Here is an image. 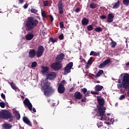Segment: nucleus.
Masks as SVG:
<instances>
[{
    "label": "nucleus",
    "instance_id": "20",
    "mask_svg": "<svg viewBox=\"0 0 129 129\" xmlns=\"http://www.w3.org/2000/svg\"><path fill=\"white\" fill-rule=\"evenodd\" d=\"M88 24H89V20L86 18L82 20V25L83 26H87Z\"/></svg>",
    "mask_w": 129,
    "mask_h": 129
},
{
    "label": "nucleus",
    "instance_id": "19",
    "mask_svg": "<svg viewBox=\"0 0 129 129\" xmlns=\"http://www.w3.org/2000/svg\"><path fill=\"white\" fill-rule=\"evenodd\" d=\"M34 38V34L28 33L25 36V39L27 41H31Z\"/></svg>",
    "mask_w": 129,
    "mask_h": 129
},
{
    "label": "nucleus",
    "instance_id": "45",
    "mask_svg": "<svg viewBox=\"0 0 129 129\" xmlns=\"http://www.w3.org/2000/svg\"><path fill=\"white\" fill-rule=\"evenodd\" d=\"M124 98H125V95H121L119 97L120 100H122V99H124Z\"/></svg>",
    "mask_w": 129,
    "mask_h": 129
},
{
    "label": "nucleus",
    "instance_id": "61",
    "mask_svg": "<svg viewBox=\"0 0 129 129\" xmlns=\"http://www.w3.org/2000/svg\"><path fill=\"white\" fill-rule=\"evenodd\" d=\"M106 124H108V125H109L110 123H109V122H106Z\"/></svg>",
    "mask_w": 129,
    "mask_h": 129
},
{
    "label": "nucleus",
    "instance_id": "37",
    "mask_svg": "<svg viewBox=\"0 0 129 129\" xmlns=\"http://www.w3.org/2000/svg\"><path fill=\"white\" fill-rule=\"evenodd\" d=\"M81 92H83V93H84V94H85V93H87V92H87V89L85 88L81 89Z\"/></svg>",
    "mask_w": 129,
    "mask_h": 129
},
{
    "label": "nucleus",
    "instance_id": "58",
    "mask_svg": "<svg viewBox=\"0 0 129 129\" xmlns=\"http://www.w3.org/2000/svg\"><path fill=\"white\" fill-rule=\"evenodd\" d=\"M32 110H33V111L34 112H36V109L35 108H33V109H32Z\"/></svg>",
    "mask_w": 129,
    "mask_h": 129
},
{
    "label": "nucleus",
    "instance_id": "1",
    "mask_svg": "<svg viewBox=\"0 0 129 129\" xmlns=\"http://www.w3.org/2000/svg\"><path fill=\"white\" fill-rule=\"evenodd\" d=\"M57 77V74L54 72H50L46 75V79L44 80L41 83L42 90L45 96H50L52 93L55 92V90L50 86L51 83L48 80H54Z\"/></svg>",
    "mask_w": 129,
    "mask_h": 129
},
{
    "label": "nucleus",
    "instance_id": "42",
    "mask_svg": "<svg viewBox=\"0 0 129 129\" xmlns=\"http://www.w3.org/2000/svg\"><path fill=\"white\" fill-rule=\"evenodd\" d=\"M58 39L60 40H63L64 39V35L63 34H61L58 36Z\"/></svg>",
    "mask_w": 129,
    "mask_h": 129
},
{
    "label": "nucleus",
    "instance_id": "57",
    "mask_svg": "<svg viewBox=\"0 0 129 129\" xmlns=\"http://www.w3.org/2000/svg\"><path fill=\"white\" fill-rule=\"evenodd\" d=\"M24 9H27L28 8V5L27 4H25L24 5Z\"/></svg>",
    "mask_w": 129,
    "mask_h": 129
},
{
    "label": "nucleus",
    "instance_id": "53",
    "mask_svg": "<svg viewBox=\"0 0 129 129\" xmlns=\"http://www.w3.org/2000/svg\"><path fill=\"white\" fill-rule=\"evenodd\" d=\"M92 94H96V95H98V92L96 91H94V92H91Z\"/></svg>",
    "mask_w": 129,
    "mask_h": 129
},
{
    "label": "nucleus",
    "instance_id": "25",
    "mask_svg": "<svg viewBox=\"0 0 129 129\" xmlns=\"http://www.w3.org/2000/svg\"><path fill=\"white\" fill-rule=\"evenodd\" d=\"M49 41L51 42V43H57L58 41V38H53V37H50Z\"/></svg>",
    "mask_w": 129,
    "mask_h": 129
},
{
    "label": "nucleus",
    "instance_id": "17",
    "mask_svg": "<svg viewBox=\"0 0 129 129\" xmlns=\"http://www.w3.org/2000/svg\"><path fill=\"white\" fill-rule=\"evenodd\" d=\"M58 85L57 91L58 93L62 94L63 92H65V87L63 86H60L59 85Z\"/></svg>",
    "mask_w": 129,
    "mask_h": 129
},
{
    "label": "nucleus",
    "instance_id": "5",
    "mask_svg": "<svg viewBox=\"0 0 129 129\" xmlns=\"http://www.w3.org/2000/svg\"><path fill=\"white\" fill-rule=\"evenodd\" d=\"M97 100L98 101V104L99 106H97L98 110H105L106 108L103 107L104 105L105 101L103 98H99V97H97Z\"/></svg>",
    "mask_w": 129,
    "mask_h": 129
},
{
    "label": "nucleus",
    "instance_id": "34",
    "mask_svg": "<svg viewBox=\"0 0 129 129\" xmlns=\"http://www.w3.org/2000/svg\"><path fill=\"white\" fill-rule=\"evenodd\" d=\"M65 84H66V82L65 80H62L61 81L60 84H58L57 85H60V86H64Z\"/></svg>",
    "mask_w": 129,
    "mask_h": 129
},
{
    "label": "nucleus",
    "instance_id": "23",
    "mask_svg": "<svg viewBox=\"0 0 129 129\" xmlns=\"http://www.w3.org/2000/svg\"><path fill=\"white\" fill-rule=\"evenodd\" d=\"M103 89V86H100L98 85L95 86L96 91H101V90H102Z\"/></svg>",
    "mask_w": 129,
    "mask_h": 129
},
{
    "label": "nucleus",
    "instance_id": "6",
    "mask_svg": "<svg viewBox=\"0 0 129 129\" xmlns=\"http://www.w3.org/2000/svg\"><path fill=\"white\" fill-rule=\"evenodd\" d=\"M62 63L58 62V61H56L55 62L52 63L50 67L51 69H53V70H55V71H59V70H60L61 68L62 67Z\"/></svg>",
    "mask_w": 129,
    "mask_h": 129
},
{
    "label": "nucleus",
    "instance_id": "51",
    "mask_svg": "<svg viewBox=\"0 0 129 129\" xmlns=\"http://www.w3.org/2000/svg\"><path fill=\"white\" fill-rule=\"evenodd\" d=\"M1 97H2L3 99H6V95L4 93L1 94Z\"/></svg>",
    "mask_w": 129,
    "mask_h": 129
},
{
    "label": "nucleus",
    "instance_id": "33",
    "mask_svg": "<svg viewBox=\"0 0 129 129\" xmlns=\"http://www.w3.org/2000/svg\"><path fill=\"white\" fill-rule=\"evenodd\" d=\"M93 62V57H91L88 60L87 63L90 64V65H91L92 64V62Z\"/></svg>",
    "mask_w": 129,
    "mask_h": 129
},
{
    "label": "nucleus",
    "instance_id": "13",
    "mask_svg": "<svg viewBox=\"0 0 129 129\" xmlns=\"http://www.w3.org/2000/svg\"><path fill=\"white\" fill-rule=\"evenodd\" d=\"M41 73L42 75H47L49 73V67H41Z\"/></svg>",
    "mask_w": 129,
    "mask_h": 129
},
{
    "label": "nucleus",
    "instance_id": "40",
    "mask_svg": "<svg viewBox=\"0 0 129 129\" xmlns=\"http://www.w3.org/2000/svg\"><path fill=\"white\" fill-rule=\"evenodd\" d=\"M37 66V62L33 61L31 64V67L32 68H34V67H36Z\"/></svg>",
    "mask_w": 129,
    "mask_h": 129
},
{
    "label": "nucleus",
    "instance_id": "39",
    "mask_svg": "<svg viewBox=\"0 0 129 129\" xmlns=\"http://www.w3.org/2000/svg\"><path fill=\"white\" fill-rule=\"evenodd\" d=\"M0 106L2 107V108H5L6 106V104H5V102H0Z\"/></svg>",
    "mask_w": 129,
    "mask_h": 129
},
{
    "label": "nucleus",
    "instance_id": "3",
    "mask_svg": "<svg viewBox=\"0 0 129 129\" xmlns=\"http://www.w3.org/2000/svg\"><path fill=\"white\" fill-rule=\"evenodd\" d=\"M39 21L36 19L34 17H28L26 22V29L28 31H32L36 28V26H38Z\"/></svg>",
    "mask_w": 129,
    "mask_h": 129
},
{
    "label": "nucleus",
    "instance_id": "21",
    "mask_svg": "<svg viewBox=\"0 0 129 129\" xmlns=\"http://www.w3.org/2000/svg\"><path fill=\"white\" fill-rule=\"evenodd\" d=\"M23 121L26 124H28V125H29V126H32V123H31V121L27 118V117H23Z\"/></svg>",
    "mask_w": 129,
    "mask_h": 129
},
{
    "label": "nucleus",
    "instance_id": "64",
    "mask_svg": "<svg viewBox=\"0 0 129 129\" xmlns=\"http://www.w3.org/2000/svg\"><path fill=\"white\" fill-rule=\"evenodd\" d=\"M127 94H128V95H129V90H128V92H127Z\"/></svg>",
    "mask_w": 129,
    "mask_h": 129
},
{
    "label": "nucleus",
    "instance_id": "47",
    "mask_svg": "<svg viewBox=\"0 0 129 129\" xmlns=\"http://www.w3.org/2000/svg\"><path fill=\"white\" fill-rule=\"evenodd\" d=\"M81 10V8H77L75 10V13H77L78 14V13H79V12H80V10Z\"/></svg>",
    "mask_w": 129,
    "mask_h": 129
},
{
    "label": "nucleus",
    "instance_id": "8",
    "mask_svg": "<svg viewBox=\"0 0 129 129\" xmlns=\"http://www.w3.org/2000/svg\"><path fill=\"white\" fill-rule=\"evenodd\" d=\"M44 51H45V48H44L43 45H40L38 46V50L36 52V57H37V58H40V57L43 55Z\"/></svg>",
    "mask_w": 129,
    "mask_h": 129
},
{
    "label": "nucleus",
    "instance_id": "63",
    "mask_svg": "<svg viewBox=\"0 0 129 129\" xmlns=\"http://www.w3.org/2000/svg\"><path fill=\"white\" fill-rule=\"evenodd\" d=\"M110 115V114L107 113V115Z\"/></svg>",
    "mask_w": 129,
    "mask_h": 129
},
{
    "label": "nucleus",
    "instance_id": "48",
    "mask_svg": "<svg viewBox=\"0 0 129 129\" xmlns=\"http://www.w3.org/2000/svg\"><path fill=\"white\" fill-rule=\"evenodd\" d=\"M49 19L50 20V22L52 23L53 22V21H54V18H53V16L52 15H49Z\"/></svg>",
    "mask_w": 129,
    "mask_h": 129
},
{
    "label": "nucleus",
    "instance_id": "49",
    "mask_svg": "<svg viewBox=\"0 0 129 129\" xmlns=\"http://www.w3.org/2000/svg\"><path fill=\"white\" fill-rule=\"evenodd\" d=\"M11 87H12V88L13 89H14L15 90V89H17V87H16V86H15V85H14V84H11Z\"/></svg>",
    "mask_w": 129,
    "mask_h": 129
},
{
    "label": "nucleus",
    "instance_id": "2",
    "mask_svg": "<svg viewBox=\"0 0 129 129\" xmlns=\"http://www.w3.org/2000/svg\"><path fill=\"white\" fill-rule=\"evenodd\" d=\"M119 84L117 85L118 89L122 90L124 88V90H126L129 87V75L128 74H122L118 81Z\"/></svg>",
    "mask_w": 129,
    "mask_h": 129
},
{
    "label": "nucleus",
    "instance_id": "46",
    "mask_svg": "<svg viewBox=\"0 0 129 129\" xmlns=\"http://www.w3.org/2000/svg\"><path fill=\"white\" fill-rule=\"evenodd\" d=\"M100 18L102 20H105V19H106V15L100 16Z\"/></svg>",
    "mask_w": 129,
    "mask_h": 129
},
{
    "label": "nucleus",
    "instance_id": "24",
    "mask_svg": "<svg viewBox=\"0 0 129 129\" xmlns=\"http://www.w3.org/2000/svg\"><path fill=\"white\" fill-rule=\"evenodd\" d=\"M14 114L18 120H19L20 118H21V115H20V113H19V111H15L14 112Z\"/></svg>",
    "mask_w": 129,
    "mask_h": 129
},
{
    "label": "nucleus",
    "instance_id": "60",
    "mask_svg": "<svg viewBox=\"0 0 129 129\" xmlns=\"http://www.w3.org/2000/svg\"><path fill=\"white\" fill-rule=\"evenodd\" d=\"M126 66H129V61L126 63Z\"/></svg>",
    "mask_w": 129,
    "mask_h": 129
},
{
    "label": "nucleus",
    "instance_id": "11",
    "mask_svg": "<svg viewBox=\"0 0 129 129\" xmlns=\"http://www.w3.org/2000/svg\"><path fill=\"white\" fill-rule=\"evenodd\" d=\"M65 57V54L63 53H60L58 55H57L56 61V62H58V63H61L62 62V60L64 59V57Z\"/></svg>",
    "mask_w": 129,
    "mask_h": 129
},
{
    "label": "nucleus",
    "instance_id": "52",
    "mask_svg": "<svg viewBox=\"0 0 129 129\" xmlns=\"http://www.w3.org/2000/svg\"><path fill=\"white\" fill-rule=\"evenodd\" d=\"M89 65L90 64L87 63V64L85 66L86 69H88L89 68Z\"/></svg>",
    "mask_w": 129,
    "mask_h": 129
},
{
    "label": "nucleus",
    "instance_id": "15",
    "mask_svg": "<svg viewBox=\"0 0 129 129\" xmlns=\"http://www.w3.org/2000/svg\"><path fill=\"white\" fill-rule=\"evenodd\" d=\"M98 116L100 117L101 120H103V116H104V114H105V111L104 110H98Z\"/></svg>",
    "mask_w": 129,
    "mask_h": 129
},
{
    "label": "nucleus",
    "instance_id": "16",
    "mask_svg": "<svg viewBox=\"0 0 129 129\" xmlns=\"http://www.w3.org/2000/svg\"><path fill=\"white\" fill-rule=\"evenodd\" d=\"M82 94L80 93L79 91H77L75 93L74 97H75V99H81L82 98Z\"/></svg>",
    "mask_w": 129,
    "mask_h": 129
},
{
    "label": "nucleus",
    "instance_id": "38",
    "mask_svg": "<svg viewBox=\"0 0 129 129\" xmlns=\"http://www.w3.org/2000/svg\"><path fill=\"white\" fill-rule=\"evenodd\" d=\"M88 31H92L93 30V26L92 25H89L87 26Z\"/></svg>",
    "mask_w": 129,
    "mask_h": 129
},
{
    "label": "nucleus",
    "instance_id": "44",
    "mask_svg": "<svg viewBox=\"0 0 129 129\" xmlns=\"http://www.w3.org/2000/svg\"><path fill=\"white\" fill-rule=\"evenodd\" d=\"M80 62H81V63H82V62H84V63H85L86 62L85 60L84 59V58H83L82 56H80Z\"/></svg>",
    "mask_w": 129,
    "mask_h": 129
},
{
    "label": "nucleus",
    "instance_id": "27",
    "mask_svg": "<svg viewBox=\"0 0 129 129\" xmlns=\"http://www.w3.org/2000/svg\"><path fill=\"white\" fill-rule=\"evenodd\" d=\"M41 16L42 18H48L46 12L45 11H43V9L41 10Z\"/></svg>",
    "mask_w": 129,
    "mask_h": 129
},
{
    "label": "nucleus",
    "instance_id": "62",
    "mask_svg": "<svg viewBox=\"0 0 129 129\" xmlns=\"http://www.w3.org/2000/svg\"><path fill=\"white\" fill-rule=\"evenodd\" d=\"M42 19L43 21H46V19H47V18H42Z\"/></svg>",
    "mask_w": 129,
    "mask_h": 129
},
{
    "label": "nucleus",
    "instance_id": "43",
    "mask_svg": "<svg viewBox=\"0 0 129 129\" xmlns=\"http://www.w3.org/2000/svg\"><path fill=\"white\" fill-rule=\"evenodd\" d=\"M59 27L60 29H63V28H64V24L63 23V22H59Z\"/></svg>",
    "mask_w": 129,
    "mask_h": 129
},
{
    "label": "nucleus",
    "instance_id": "59",
    "mask_svg": "<svg viewBox=\"0 0 129 129\" xmlns=\"http://www.w3.org/2000/svg\"><path fill=\"white\" fill-rule=\"evenodd\" d=\"M92 76H94V77H95L96 78H97V77H96V75H95L92 74Z\"/></svg>",
    "mask_w": 129,
    "mask_h": 129
},
{
    "label": "nucleus",
    "instance_id": "26",
    "mask_svg": "<svg viewBox=\"0 0 129 129\" xmlns=\"http://www.w3.org/2000/svg\"><path fill=\"white\" fill-rule=\"evenodd\" d=\"M119 0H118L117 3H115L114 5L112 7V9H118V8L119 7Z\"/></svg>",
    "mask_w": 129,
    "mask_h": 129
},
{
    "label": "nucleus",
    "instance_id": "56",
    "mask_svg": "<svg viewBox=\"0 0 129 129\" xmlns=\"http://www.w3.org/2000/svg\"><path fill=\"white\" fill-rule=\"evenodd\" d=\"M19 4H23L24 3V0H19Z\"/></svg>",
    "mask_w": 129,
    "mask_h": 129
},
{
    "label": "nucleus",
    "instance_id": "50",
    "mask_svg": "<svg viewBox=\"0 0 129 129\" xmlns=\"http://www.w3.org/2000/svg\"><path fill=\"white\" fill-rule=\"evenodd\" d=\"M81 102H86V98L83 97L81 100Z\"/></svg>",
    "mask_w": 129,
    "mask_h": 129
},
{
    "label": "nucleus",
    "instance_id": "4",
    "mask_svg": "<svg viewBox=\"0 0 129 129\" xmlns=\"http://www.w3.org/2000/svg\"><path fill=\"white\" fill-rule=\"evenodd\" d=\"M0 118H3V119L7 120L9 119V121L12 122L14 120V116L8 110H2L0 111Z\"/></svg>",
    "mask_w": 129,
    "mask_h": 129
},
{
    "label": "nucleus",
    "instance_id": "35",
    "mask_svg": "<svg viewBox=\"0 0 129 129\" xmlns=\"http://www.w3.org/2000/svg\"><path fill=\"white\" fill-rule=\"evenodd\" d=\"M95 31L97 32H101L103 29L101 28V27H96L94 29Z\"/></svg>",
    "mask_w": 129,
    "mask_h": 129
},
{
    "label": "nucleus",
    "instance_id": "29",
    "mask_svg": "<svg viewBox=\"0 0 129 129\" xmlns=\"http://www.w3.org/2000/svg\"><path fill=\"white\" fill-rule=\"evenodd\" d=\"M111 42L110 43L111 48H115V46H116V42H114L112 40H111Z\"/></svg>",
    "mask_w": 129,
    "mask_h": 129
},
{
    "label": "nucleus",
    "instance_id": "22",
    "mask_svg": "<svg viewBox=\"0 0 129 129\" xmlns=\"http://www.w3.org/2000/svg\"><path fill=\"white\" fill-rule=\"evenodd\" d=\"M3 126L4 128L5 129H11L12 128V127H13V125L12 124L8 123H5L4 124H3Z\"/></svg>",
    "mask_w": 129,
    "mask_h": 129
},
{
    "label": "nucleus",
    "instance_id": "14",
    "mask_svg": "<svg viewBox=\"0 0 129 129\" xmlns=\"http://www.w3.org/2000/svg\"><path fill=\"white\" fill-rule=\"evenodd\" d=\"M114 18V15L112 13L108 14L107 16V23H112L113 22V19Z\"/></svg>",
    "mask_w": 129,
    "mask_h": 129
},
{
    "label": "nucleus",
    "instance_id": "31",
    "mask_svg": "<svg viewBox=\"0 0 129 129\" xmlns=\"http://www.w3.org/2000/svg\"><path fill=\"white\" fill-rule=\"evenodd\" d=\"M123 4L124 6L128 7L129 6V0H123Z\"/></svg>",
    "mask_w": 129,
    "mask_h": 129
},
{
    "label": "nucleus",
    "instance_id": "18",
    "mask_svg": "<svg viewBox=\"0 0 129 129\" xmlns=\"http://www.w3.org/2000/svg\"><path fill=\"white\" fill-rule=\"evenodd\" d=\"M29 56L30 58H34L36 56V50L32 49L29 52Z\"/></svg>",
    "mask_w": 129,
    "mask_h": 129
},
{
    "label": "nucleus",
    "instance_id": "55",
    "mask_svg": "<svg viewBox=\"0 0 129 129\" xmlns=\"http://www.w3.org/2000/svg\"><path fill=\"white\" fill-rule=\"evenodd\" d=\"M74 90V87H72L69 90L70 92H72Z\"/></svg>",
    "mask_w": 129,
    "mask_h": 129
},
{
    "label": "nucleus",
    "instance_id": "32",
    "mask_svg": "<svg viewBox=\"0 0 129 129\" xmlns=\"http://www.w3.org/2000/svg\"><path fill=\"white\" fill-rule=\"evenodd\" d=\"M97 5L94 4V3H91L90 5V8L91 9H96V7H97Z\"/></svg>",
    "mask_w": 129,
    "mask_h": 129
},
{
    "label": "nucleus",
    "instance_id": "30",
    "mask_svg": "<svg viewBox=\"0 0 129 129\" xmlns=\"http://www.w3.org/2000/svg\"><path fill=\"white\" fill-rule=\"evenodd\" d=\"M103 70H99L98 73H97V74L96 75V77H99V76H100V75H101V74H103Z\"/></svg>",
    "mask_w": 129,
    "mask_h": 129
},
{
    "label": "nucleus",
    "instance_id": "36",
    "mask_svg": "<svg viewBox=\"0 0 129 129\" xmlns=\"http://www.w3.org/2000/svg\"><path fill=\"white\" fill-rule=\"evenodd\" d=\"M30 12H31V13H32V14H37V13H38V10H36V9L32 8V9L30 10Z\"/></svg>",
    "mask_w": 129,
    "mask_h": 129
},
{
    "label": "nucleus",
    "instance_id": "41",
    "mask_svg": "<svg viewBox=\"0 0 129 129\" xmlns=\"http://www.w3.org/2000/svg\"><path fill=\"white\" fill-rule=\"evenodd\" d=\"M43 5L44 7H48V6L49 5V1H43Z\"/></svg>",
    "mask_w": 129,
    "mask_h": 129
},
{
    "label": "nucleus",
    "instance_id": "7",
    "mask_svg": "<svg viewBox=\"0 0 129 129\" xmlns=\"http://www.w3.org/2000/svg\"><path fill=\"white\" fill-rule=\"evenodd\" d=\"M72 67H73V62H69L64 68V74H68V73H70L71 72V69H72Z\"/></svg>",
    "mask_w": 129,
    "mask_h": 129
},
{
    "label": "nucleus",
    "instance_id": "12",
    "mask_svg": "<svg viewBox=\"0 0 129 129\" xmlns=\"http://www.w3.org/2000/svg\"><path fill=\"white\" fill-rule=\"evenodd\" d=\"M111 60H110V59L108 58L106 60H105L102 63L100 64L99 66V68H101L102 69V68H104L107 64H109L110 62H111Z\"/></svg>",
    "mask_w": 129,
    "mask_h": 129
},
{
    "label": "nucleus",
    "instance_id": "10",
    "mask_svg": "<svg viewBox=\"0 0 129 129\" xmlns=\"http://www.w3.org/2000/svg\"><path fill=\"white\" fill-rule=\"evenodd\" d=\"M58 9L59 11V14L60 15H63V13H64V11H63V4L62 3V1H59L57 4Z\"/></svg>",
    "mask_w": 129,
    "mask_h": 129
},
{
    "label": "nucleus",
    "instance_id": "54",
    "mask_svg": "<svg viewBox=\"0 0 129 129\" xmlns=\"http://www.w3.org/2000/svg\"><path fill=\"white\" fill-rule=\"evenodd\" d=\"M84 94L85 95L83 97H84V98H86V97H87V95H88V92H87L86 93H85Z\"/></svg>",
    "mask_w": 129,
    "mask_h": 129
},
{
    "label": "nucleus",
    "instance_id": "28",
    "mask_svg": "<svg viewBox=\"0 0 129 129\" xmlns=\"http://www.w3.org/2000/svg\"><path fill=\"white\" fill-rule=\"evenodd\" d=\"M90 56H99V53L95 52L94 51H91L90 53Z\"/></svg>",
    "mask_w": 129,
    "mask_h": 129
},
{
    "label": "nucleus",
    "instance_id": "9",
    "mask_svg": "<svg viewBox=\"0 0 129 129\" xmlns=\"http://www.w3.org/2000/svg\"><path fill=\"white\" fill-rule=\"evenodd\" d=\"M23 103L25 106H27V107L29 108L30 111H32V109L33 108V105H32V103H31V102H30V100H29V99L26 98L23 101Z\"/></svg>",
    "mask_w": 129,
    "mask_h": 129
}]
</instances>
